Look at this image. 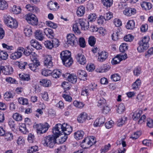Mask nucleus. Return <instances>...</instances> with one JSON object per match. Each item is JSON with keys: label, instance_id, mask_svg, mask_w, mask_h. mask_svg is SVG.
<instances>
[{"label": "nucleus", "instance_id": "nucleus-1", "mask_svg": "<svg viewBox=\"0 0 153 153\" xmlns=\"http://www.w3.org/2000/svg\"><path fill=\"white\" fill-rule=\"evenodd\" d=\"M56 137L53 135H49L45 137L42 142L45 147L53 148L56 143Z\"/></svg>", "mask_w": 153, "mask_h": 153}, {"label": "nucleus", "instance_id": "nucleus-2", "mask_svg": "<svg viewBox=\"0 0 153 153\" xmlns=\"http://www.w3.org/2000/svg\"><path fill=\"white\" fill-rule=\"evenodd\" d=\"M150 38L148 36H145L143 37L141 40L139 41V46L137 50L139 52H142L145 50H146L149 47V42Z\"/></svg>", "mask_w": 153, "mask_h": 153}, {"label": "nucleus", "instance_id": "nucleus-3", "mask_svg": "<svg viewBox=\"0 0 153 153\" xmlns=\"http://www.w3.org/2000/svg\"><path fill=\"white\" fill-rule=\"evenodd\" d=\"M4 23L8 27L11 28H16L17 27L18 23L16 20L6 15H4Z\"/></svg>", "mask_w": 153, "mask_h": 153}, {"label": "nucleus", "instance_id": "nucleus-4", "mask_svg": "<svg viewBox=\"0 0 153 153\" xmlns=\"http://www.w3.org/2000/svg\"><path fill=\"white\" fill-rule=\"evenodd\" d=\"M62 125V133L65 135V136L62 137H61V141L60 143H63L65 142L67 138V135H69L72 131V128L71 126L68 125L67 124L64 123Z\"/></svg>", "mask_w": 153, "mask_h": 153}, {"label": "nucleus", "instance_id": "nucleus-5", "mask_svg": "<svg viewBox=\"0 0 153 153\" xmlns=\"http://www.w3.org/2000/svg\"><path fill=\"white\" fill-rule=\"evenodd\" d=\"M38 133L42 134L46 132L50 127L49 125L47 123L44 124H39L35 126Z\"/></svg>", "mask_w": 153, "mask_h": 153}, {"label": "nucleus", "instance_id": "nucleus-6", "mask_svg": "<svg viewBox=\"0 0 153 153\" xmlns=\"http://www.w3.org/2000/svg\"><path fill=\"white\" fill-rule=\"evenodd\" d=\"M62 126L61 124H57L52 129L53 135L56 138L61 134H62Z\"/></svg>", "mask_w": 153, "mask_h": 153}, {"label": "nucleus", "instance_id": "nucleus-7", "mask_svg": "<svg viewBox=\"0 0 153 153\" xmlns=\"http://www.w3.org/2000/svg\"><path fill=\"white\" fill-rule=\"evenodd\" d=\"M25 19L27 22L33 25H36L38 23V19L37 17L33 14L29 13L27 14L25 16Z\"/></svg>", "mask_w": 153, "mask_h": 153}, {"label": "nucleus", "instance_id": "nucleus-8", "mask_svg": "<svg viewBox=\"0 0 153 153\" xmlns=\"http://www.w3.org/2000/svg\"><path fill=\"white\" fill-rule=\"evenodd\" d=\"M24 48L22 47H19L16 51L12 53L10 55V57L11 59L16 60L20 58L22 56Z\"/></svg>", "mask_w": 153, "mask_h": 153}, {"label": "nucleus", "instance_id": "nucleus-9", "mask_svg": "<svg viewBox=\"0 0 153 153\" xmlns=\"http://www.w3.org/2000/svg\"><path fill=\"white\" fill-rule=\"evenodd\" d=\"M67 42L68 46H74L76 43L77 40L74 35L72 34H69L67 36Z\"/></svg>", "mask_w": 153, "mask_h": 153}, {"label": "nucleus", "instance_id": "nucleus-10", "mask_svg": "<svg viewBox=\"0 0 153 153\" xmlns=\"http://www.w3.org/2000/svg\"><path fill=\"white\" fill-rule=\"evenodd\" d=\"M127 58L126 54L117 55L113 59L111 62L112 64L116 65L119 63L121 61L125 60Z\"/></svg>", "mask_w": 153, "mask_h": 153}, {"label": "nucleus", "instance_id": "nucleus-11", "mask_svg": "<svg viewBox=\"0 0 153 153\" xmlns=\"http://www.w3.org/2000/svg\"><path fill=\"white\" fill-rule=\"evenodd\" d=\"M52 57L51 55H46L44 59V64L45 66L48 68H52L53 65L52 62Z\"/></svg>", "mask_w": 153, "mask_h": 153}, {"label": "nucleus", "instance_id": "nucleus-12", "mask_svg": "<svg viewBox=\"0 0 153 153\" xmlns=\"http://www.w3.org/2000/svg\"><path fill=\"white\" fill-rule=\"evenodd\" d=\"M136 13V10L134 8H126L123 11V14L126 16H130L134 15Z\"/></svg>", "mask_w": 153, "mask_h": 153}, {"label": "nucleus", "instance_id": "nucleus-13", "mask_svg": "<svg viewBox=\"0 0 153 153\" xmlns=\"http://www.w3.org/2000/svg\"><path fill=\"white\" fill-rule=\"evenodd\" d=\"M76 58L78 63L81 65H83L86 62V59L85 56L80 53H78L76 56Z\"/></svg>", "mask_w": 153, "mask_h": 153}, {"label": "nucleus", "instance_id": "nucleus-14", "mask_svg": "<svg viewBox=\"0 0 153 153\" xmlns=\"http://www.w3.org/2000/svg\"><path fill=\"white\" fill-rule=\"evenodd\" d=\"M47 6L49 10L54 11H56L59 8V6L57 3H54L51 1L48 2Z\"/></svg>", "mask_w": 153, "mask_h": 153}, {"label": "nucleus", "instance_id": "nucleus-15", "mask_svg": "<svg viewBox=\"0 0 153 153\" xmlns=\"http://www.w3.org/2000/svg\"><path fill=\"white\" fill-rule=\"evenodd\" d=\"M79 24L80 25L81 29L83 30H86L89 27V23L85 20L79 19Z\"/></svg>", "mask_w": 153, "mask_h": 153}, {"label": "nucleus", "instance_id": "nucleus-16", "mask_svg": "<svg viewBox=\"0 0 153 153\" xmlns=\"http://www.w3.org/2000/svg\"><path fill=\"white\" fill-rule=\"evenodd\" d=\"M60 58L62 60H65L66 63L67 62V60H65V58L66 57H68V59H71V53L68 51H62L60 54Z\"/></svg>", "mask_w": 153, "mask_h": 153}, {"label": "nucleus", "instance_id": "nucleus-17", "mask_svg": "<svg viewBox=\"0 0 153 153\" xmlns=\"http://www.w3.org/2000/svg\"><path fill=\"white\" fill-rule=\"evenodd\" d=\"M98 60L100 62L104 61L108 56V53L105 51H103L98 53Z\"/></svg>", "mask_w": 153, "mask_h": 153}, {"label": "nucleus", "instance_id": "nucleus-18", "mask_svg": "<svg viewBox=\"0 0 153 153\" xmlns=\"http://www.w3.org/2000/svg\"><path fill=\"white\" fill-rule=\"evenodd\" d=\"M105 121V118L103 116L97 118L94 123V125L95 126H100L103 124Z\"/></svg>", "mask_w": 153, "mask_h": 153}, {"label": "nucleus", "instance_id": "nucleus-19", "mask_svg": "<svg viewBox=\"0 0 153 153\" xmlns=\"http://www.w3.org/2000/svg\"><path fill=\"white\" fill-rule=\"evenodd\" d=\"M40 65V63L39 60H35L33 62V63L29 64V68L33 71H36L37 68Z\"/></svg>", "mask_w": 153, "mask_h": 153}, {"label": "nucleus", "instance_id": "nucleus-20", "mask_svg": "<svg viewBox=\"0 0 153 153\" xmlns=\"http://www.w3.org/2000/svg\"><path fill=\"white\" fill-rule=\"evenodd\" d=\"M44 32L49 38L53 39L54 36V34L53 30L51 29L46 28L44 29Z\"/></svg>", "mask_w": 153, "mask_h": 153}, {"label": "nucleus", "instance_id": "nucleus-21", "mask_svg": "<svg viewBox=\"0 0 153 153\" xmlns=\"http://www.w3.org/2000/svg\"><path fill=\"white\" fill-rule=\"evenodd\" d=\"M66 76H67L68 81L72 83H75L77 80V76L74 74H70L67 73Z\"/></svg>", "mask_w": 153, "mask_h": 153}, {"label": "nucleus", "instance_id": "nucleus-22", "mask_svg": "<svg viewBox=\"0 0 153 153\" xmlns=\"http://www.w3.org/2000/svg\"><path fill=\"white\" fill-rule=\"evenodd\" d=\"M140 5L143 9L146 10H149L152 8V6L150 3L145 1L141 3Z\"/></svg>", "mask_w": 153, "mask_h": 153}, {"label": "nucleus", "instance_id": "nucleus-23", "mask_svg": "<svg viewBox=\"0 0 153 153\" xmlns=\"http://www.w3.org/2000/svg\"><path fill=\"white\" fill-rule=\"evenodd\" d=\"M96 98L99 106L103 105L106 102L105 100L100 95H97Z\"/></svg>", "mask_w": 153, "mask_h": 153}, {"label": "nucleus", "instance_id": "nucleus-24", "mask_svg": "<svg viewBox=\"0 0 153 153\" xmlns=\"http://www.w3.org/2000/svg\"><path fill=\"white\" fill-rule=\"evenodd\" d=\"M77 75L79 78L81 80H84L86 79V77L87 76L86 72L82 70H78Z\"/></svg>", "mask_w": 153, "mask_h": 153}, {"label": "nucleus", "instance_id": "nucleus-25", "mask_svg": "<svg viewBox=\"0 0 153 153\" xmlns=\"http://www.w3.org/2000/svg\"><path fill=\"white\" fill-rule=\"evenodd\" d=\"M26 8L28 10L33 13H37L39 11V9L37 7L32 6L30 4H27Z\"/></svg>", "mask_w": 153, "mask_h": 153}, {"label": "nucleus", "instance_id": "nucleus-26", "mask_svg": "<svg viewBox=\"0 0 153 153\" xmlns=\"http://www.w3.org/2000/svg\"><path fill=\"white\" fill-rule=\"evenodd\" d=\"M31 46H33L37 50H39L42 48V46L39 43L34 39H32L30 41Z\"/></svg>", "mask_w": 153, "mask_h": 153}, {"label": "nucleus", "instance_id": "nucleus-27", "mask_svg": "<svg viewBox=\"0 0 153 153\" xmlns=\"http://www.w3.org/2000/svg\"><path fill=\"white\" fill-rule=\"evenodd\" d=\"M87 114L85 112L81 113L78 117L77 121L80 123H82L87 118Z\"/></svg>", "mask_w": 153, "mask_h": 153}, {"label": "nucleus", "instance_id": "nucleus-28", "mask_svg": "<svg viewBox=\"0 0 153 153\" xmlns=\"http://www.w3.org/2000/svg\"><path fill=\"white\" fill-rule=\"evenodd\" d=\"M62 74L61 71L57 69H55L51 72V76L53 78L56 79L59 78Z\"/></svg>", "mask_w": 153, "mask_h": 153}, {"label": "nucleus", "instance_id": "nucleus-29", "mask_svg": "<svg viewBox=\"0 0 153 153\" xmlns=\"http://www.w3.org/2000/svg\"><path fill=\"white\" fill-rule=\"evenodd\" d=\"M84 134V132L82 131L81 130L78 131L74 133V137L77 140L82 139Z\"/></svg>", "mask_w": 153, "mask_h": 153}, {"label": "nucleus", "instance_id": "nucleus-30", "mask_svg": "<svg viewBox=\"0 0 153 153\" xmlns=\"http://www.w3.org/2000/svg\"><path fill=\"white\" fill-rule=\"evenodd\" d=\"M121 34V32L119 30H117L116 32L114 33L113 34H112V39L114 41L117 40L120 38Z\"/></svg>", "mask_w": 153, "mask_h": 153}, {"label": "nucleus", "instance_id": "nucleus-31", "mask_svg": "<svg viewBox=\"0 0 153 153\" xmlns=\"http://www.w3.org/2000/svg\"><path fill=\"white\" fill-rule=\"evenodd\" d=\"M85 140H86V141L88 143L89 142V145L90 144L91 146L95 144L96 142V138L93 136L86 137Z\"/></svg>", "mask_w": 153, "mask_h": 153}, {"label": "nucleus", "instance_id": "nucleus-32", "mask_svg": "<svg viewBox=\"0 0 153 153\" xmlns=\"http://www.w3.org/2000/svg\"><path fill=\"white\" fill-rule=\"evenodd\" d=\"M85 12V8L83 6H80L78 8L76 11V14L79 16H82Z\"/></svg>", "mask_w": 153, "mask_h": 153}, {"label": "nucleus", "instance_id": "nucleus-33", "mask_svg": "<svg viewBox=\"0 0 153 153\" xmlns=\"http://www.w3.org/2000/svg\"><path fill=\"white\" fill-rule=\"evenodd\" d=\"M13 72V69L11 66L4 67V71L3 73L5 75H9L11 74Z\"/></svg>", "mask_w": 153, "mask_h": 153}, {"label": "nucleus", "instance_id": "nucleus-34", "mask_svg": "<svg viewBox=\"0 0 153 153\" xmlns=\"http://www.w3.org/2000/svg\"><path fill=\"white\" fill-rule=\"evenodd\" d=\"M142 111L140 109H138L134 113L132 118L134 120H137L139 119L142 114Z\"/></svg>", "mask_w": 153, "mask_h": 153}, {"label": "nucleus", "instance_id": "nucleus-35", "mask_svg": "<svg viewBox=\"0 0 153 153\" xmlns=\"http://www.w3.org/2000/svg\"><path fill=\"white\" fill-rule=\"evenodd\" d=\"M35 36L36 38L39 40H42L44 38L43 34L40 30H38L36 31Z\"/></svg>", "mask_w": 153, "mask_h": 153}, {"label": "nucleus", "instance_id": "nucleus-36", "mask_svg": "<svg viewBox=\"0 0 153 153\" xmlns=\"http://www.w3.org/2000/svg\"><path fill=\"white\" fill-rule=\"evenodd\" d=\"M126 27L128 29H132L135 27V22L133 20H130L127 23Z\"/></svg>", "mask_w": 153, "mask_h": 153}, {"label": "nucleus", "instance_id": "nucleus-37", "mask_svg": "<svg viewBox=\"0 0 153 153\" xmlns=\"http://www.w3.org/2000/svg\"><path fill=\"white\" fill-rule=\"evenodd\" d=\"M11 11L13 13L17 14L21 12V10L19 7L14 5L12 7Z\"/></svg>", "mask_w": 153, "mask_h": 153}, {"label": "nucleus", "instance_id": "nucleus-38", "mask_svg": "<svg viewBox=\"0 0 153 153\" xmlns=\"http://www.w3.org/2000/svg\"><path fill=\"white\" fill-rule=\"evenodd\" d=\"M39 82L41 85L45 87H48L51 84V81L47 79H42Z\"/></svg>", "mask_w": 153, "mask_h": 153}, {"label": "nucleus", "instance_id": "nucleus-39", "mask_svg": "<svg viewBox=\"0 0 153 153\" xmlns=\"http://www.w3.org/2000/svg\"><path fill=\"white\" fill-rule=\"evenodd\" d=\"M24 31L26 36H29L32 34V29L29 25L26 27L24 29Z\"/></svg>", "mask_w": 153, "mask_h": 153}, {"label": "nucleus", "instance_id": "nucleus-40", "mask_svg": "<svg viewBox=\"0 0 153 153\" xmlns=\"http://www.w3.org/2000/svg\"><path fill=\"white\" fill-rule=\"evenodd\" d=\"M8 7V4L4 0H0V9H6Z\"/></svg>", "mask_w": 153, "mask_h": 153}, {"label": "nucleus", "instance_id": "nucleus-41", "mask_svg": "<svg viewBox=\"0 0 153 153\" xmlns=\"http://www.w3.org/2000/svg\"><path fill=\"white\" fill-rule=\"evenodd\" d=\"M33 49L31 48V46L30 45L28 46L26 48V49L25 50L23 51V53H24L25 55L26 56H30L32 52Z\"/></svg>", "mask_w": 153, "mask_h": 153}, {"label": "nucleus", "instance_id": "nucleus-42", "mask_svg": "<svg viewBox=\"0 0 153 153\" xmlns=\"http://www.w3.org/2000/svg\"><path fill=\"white\" fill-rule=\"evenodd\" d=\"M38 151V146L36 145H35L30 147L27 150V152L28 153H33L37 152Z\"/></svg>", "mask_w": 153, "mask_h": 153}, {"label": "nucleus", "instance_id": "nucleus-43", "mask_svg": "<svg viewBox=\"0 0 153 153\" xmlns=\"http://www.w3.org/2000/svg\"><path fill=\"white\" fill-rule=\"evenodd\" d=\"M125 109L124 105L123 103H121L119 105L117 111L118 113L121 114L124 111Z\"/></svg>", "mask_w": 153, "mask_h": 153}, {"label": "nucleus", "instance_id": "nucleus-44", "mask_svg": "<svg viewBox=\"0 0 153 153\" xmlns=\"http://www.w3.org/2000/svg\"><path fill=\"white\" fill-rule=\"evenodd\" d=\"M141 81L139 79H137L132 85V88L134 90L137 89L140 85Z\"/></svg>", "mask_w": 153, "mask_h": 153}, {"label": "nucleus", "instance_id": "nucleus-45", "mask_svg": "<svg viewBox=\"0 0 153 153\" xmlns=\"http://www.w3.org/2000/svg\"><path fill=\"white\" fill-rule=\"evenodd\" d=\"M45 24L47 26L54 29H56L57 27L56 24L50 21H46Z\"/></svg>", "mask_w": 153, "mask_h": 153}, {"label": "nucleus", "instance_id": "nucleus-46", "mask_svg": "<svg viewBox=\"0 0 153 153\" xmlns=\"http://www.w3.org/2000/svg\"><path fill=\"white\" fill-rule=\"evenodd\" d=\"M103 4L107 7L111 6L113 4V0H102Z\"/></svg>", "mask_w": 153, "mask_h": 153}, {"label": "nucleus", "instance_id": "nucleus-47", "mask_svg": "<svg viewBox=\"0 0 153 153\" xmlns=\"http://www.w3.org/2000/svg\"><path fill=\"white\" fill-rule=\"evenodd\" d=\"M153 54V47L150 48L145 53V56L146 58H148L151 56Z\"/></svg>", "mask_w": 153, "mask_h": 153}, {"label": "nucleus", "instance_id": "nucleus-48", "mask_svg": "<svg viewBox=\"0 0 153 153\" xmlns=\"http://www.w3.org/2000/svg\"><path fill=\"white\" fill-rule=\"evenodd\" d=\"M128 49V45L126 43H122L120 46L119 50L120 52H124Z\"/></svg>", "mask_w": 153, "mask_h": 153}, {"label": "nucleus", "instance_id": "nucleus-49", "mask_svg": "<svg viewBox=\"0 0 153 153\" xmlns=\"http://www.w3.org/2000/svg\"><path fill=\"white\" fill-rule=\"evenodd\" d=\"M19 76L21 79L23 80L28 81L30 79V76L28 74H19Z\"/></svg>", "mask_w": 153, "mask_h": 153}, {"label": "nucleus", "instance_id": "nucleus-50", "mask_svg": "<svg viewBox=\"0 0 153 153\" xmlns=\"http://www.w3.org/2000/svg\"><path fill=\"white\" fill-rule=\"evenodd\" d=\"M68 57H66L65 58V60L68 61V62L67 63H66L65 60H62V62L63 63L64 65L66 67H69L72 63L73 61L72 59V58L71 57V59H68Z\"/></svg>", "mask_w": 153, "mask_h": 153}, {"label": "nucleus", "instance_id": "nucleus-51", "mask_svg": "<svg viewBox=\"0 0 153 153\" xmlns=\"http://www.w3.org/2000/svg\"><path fill=\"white\" fill-rule=\"evenodd\" d=\"M19 103L23 105H27L28 103L27 99L23 97L19 98L18 99Z\"/></svg>", "mask_w": 153, "mask_h": 153}, {"label": "nucleus", "instance_id": "nucleus-52", "mask_svg": "<svg viewBox=\"0 0 153 153\" xmlns=\"http://www.w3.org/2000/svg\"><path fill=\"white\" fill-rule=\"evenodd\" d=\"M105 19L104 16H100L97 19V22L99 25H102L105 23Z\"/></svg>", "mask_w": 153, "mask_h": 153}, {"label": "nucleus", "instance_id": "nucleus-53", "mask_svg": "<svg viewBox=\"0 0 153 153\" xmlns=\"http://www.w3.org/2000/svg\"><path fill=\"white\" fill-rule=\"evenodd\" d=\"M88 42L90 46H94L96 43V39L93 36H90L89 38Z\"/></svg>", "mask_w": 153, "mask_h": 153}, {"label": "nucleus", "instance_id": "nucleus-54", "mask_svg": "<svg viewBox=\"0 0 153 153\" xmlns=\"http://www.w3.org/2000/svg\"><path fill=\"white\" fill-rule=\"evenodd\" d=\"M85 140V138L82 141V143L81 144V147L83 149L88 148L91 147L89 143H88Z\"/></svg>", "mask_w": 153, "mask_h": 153}, {"label": "nucleus", "instance_id": "nucleus-55", "mask_svg": "<svg viewBox=\"0 0 153 153\" xmlns=\"http://www.w3.org/2000/svg\"><path fill=\"white\" fill-rule=\"evenodd\" d=\"M8 57V55L6 52L2 51L0 52V58L2 59L5 60Z\"/></svg>", "mask_w": 153, "mask_h": 153}, {"label": "nucleus", "instance_id": "nucleus-56", "mask_svg": "<svg viewBox=\"0 0 153 153\" xmlns=\"http://www.w3.org/2000/svg\"><path fill=\"white\" fill-rule=\"evenodd\" d=\"M44 45L46 48L50 49H51L53 47V43L51 41L49 40L45 41Z\"/></svg>", "mask_w": 153, "mask_h": 153}, {"label": "nucleus", "instance_id": "nucleus-57", "mask_svg": "<svg viewBox=\"0 0 153 153\" xmlns=\"http://www.w3.org/2000/svg\"><path fill=\"white\" fill-rule=\"evenodd\" d=\"M111 147V145L109 143H108L107 145L102 147L100 150L101 152H106L110 149Z\"/></svg>", "mask_w": 153, "mask_h": 153}, {"label": "nucleus", "instance_id": "nucleus-58", "mask_svg": "<svg viewBox=\"0 0 153 153\" xmlns=\"http://www.w3.org/2000/svg\"><path fill=\"white\" fill-rule=\"evenodd\" d=\"M19 130L23 134H25L28 132L26 125L24 124H22L19 127Z\"/></svg>", "mask_w": 153, "mask_h": 153}, {"label": "nucleus", "instance_id": "nucleus-59", "mask_svg": "<svg viewBox=\"0 0 153 153\" xmlns=\"http://www.w3.org/2000/svg\"><path fill=\"white\" fill-rule=\"evenodd\" d=\"M126 120V118L125 117L120 118L117 121V126H122L125 123V121Z\"/></svg>", "mask_w": 153, "mask_h": 153}, {"label": "nucleus", "instance_id": "nucleus-60", "mask_svg": "<svg viewBox=\"0 0 153 153\" xmlns=\"http://www.w3.org/2000/svg\"><path fill=\"white\" fill-rule=\"evenodd\" d=\"M13 95L9 92H6L4 95V99L6 100H9L13 97Z\"/></svg>", "mask_w": 153, "mask_h": 153}, {"label": "nucleus", "instance_id": "nucleus-61", "mask_svg": "<svg viewBox=\"0 0 153 153\" xmlns=\"http://www.w3.org/2000/svg\"><path fill=\"white\" fill-rule=\"evenodd\" d=\"M78 23L75 24L73 25V30L75 33L78 34L80 33V30L79 29L78 26H79Z\"/></svg>", "mask_w": 153, "mask_h": 153}, {"label": "nucleus", "instance_id": "nucleus-62", "mask_svg": "<svg viewBox=\"0 0 153 153\" xmlns=\"http://www.w3.org/2000/svg\"><path fill=\"white\" fill-rule=\"evenodd\" d=\"M13 119L17 121H21L22 119V115L19 113H16L13 115Z\"/></svg>", "mask_w": 153, "mask_h": 153}, {"label": "nucleus", "instance_id": "nucleus-63", "mask_svg": "<svg viewBox=\"0 0 153 153\" xmlns=\"http://www.w3.org/2000/svg\"><path fill=\"white\" fill-rule=\"evenodd\" d=\"M74 105L78 108H82L84 106V105L82 102H78L77 101H75L74 102Z\"/></svg>", "mask_w": 153, "mask_h": 153}, {"label": "nucleus", "instance_id": "nucleus-64", "mask_svg": "<svg viewBox=\"0 0 153 153\" xmlns=\"http://www.w3.org/2000/svg\"><path fill=\"white\" fill-rule=\"evenodd\" d=\"M134 39V37L131 34H128L126 35L124 37V40L126 42H131Z\"/></svg>", "mask_w": 153, "mask_h": 153}]
</instances>
